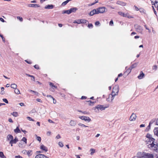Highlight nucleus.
Wrapping results in <instances>:
<instances>
[{
    "mask_svg": "<svg viewBox=\"0 0 158 158\" xmlns=\"http://www.w3.org/2000/svg\"><path fill=\"white\" fill-rule=\"evenodd\" d=\"M146 144H148L147 146L151 149L157 152L158 149V144L155 141V139L153 138L147 139L145 141Z\"/></svg>",
    "mask_w": 158,
    "mask_h": 158,
    "instance_id": "1",
    "label": "nucleus"
},
{
    "mask_svg": "<svg viewBox=\"0 0 158 158\" xmlns=\"http://www.w3.org/2000/svg\"><path fill=\"white\" fill-rule=\"evenodd\" d=\"M141 154V153H138L137 154V157L139 158H153L154 155L153 154L149 153L143 152V156H140L139 155V154Z\"/></svg>",
    "mask_w": 158,
    "mask_h": 158,
    "instance_id": "2",
    "label": "nucleus"
},
{
    "mask_svg": "<svg viewBox=\"0 0 158 158\" xmlns=\"http://www.w3.org/2000/svg\"><path fill=\"white\" fill-rule=\"evenodd\" d=\"M118 87L116 86L114 87L113 89L112 92L111 93V95L112 96L111 100L114 99V97L116 95H117L118 92Z\"/></svg>",
    "mask_w": 158,
    "mask_h": 158,
    "instance_id": "3",
    "label": "nucleus"
},
{
    "mask_svg": "<svg viewBox=\"0 0 158 158\" xmlns=\"http://www.w3.org/2000/svg\"><path fill=\"white\" fill-rule=\"evenodd\" d=\"M106 108V107H104L103 105H98L95 107L94 110L96 112H98L99 110H104Z\"/></svg>",
    "mask_w": 158,
    "mask_h": 158,
    "instance_id": "4",
    "label": "nucleus"
},
{
    "mask_svg": "<svg viewBox=\"0 0 158 158\" xmlns=\"http://www.w3.org/2000/svg\"><path fill=\"white\" fill-rule=\"evenodd\" d=\"M96 9L98 14L103 13L106 10V8L105 7H100Z\"/></svg>",
    "mask_w": 158,
    "mask_h": 158,
    "instance_id": "5",
    "label": "nucleus"
},
{
    "mask_svg": "<svg viewBox=\"0 0 158 158\" xmlns=\"http://www.w3.org/2000/svg\"><path fill=\"white\" fill-rule=\"evenodd\" d=\"M135 27L136 31L139 32L141 33L143 31L142 27L138 24L135 25Z\"/></svg>",
    "mask_w": 158,
    "mask_h": 158,
    "instance_id": "6",
    "label": "nucleus"
},
{
    "mask_svg": "<svg viewBox=\"0 0 158 158\" xmlns=\"http://www.w3.org/2000/svg\"><path fill=\"white\" fill-rule=\"evenodd\" d=\"M79 118L82 120H84L85 121H87L89 122L90 121L91 119L88 117L85 116H80Z\"/></svg>",
    "mask_w": 158,
    "mask_h": 158,
    "instance_id": "7",
    "label": "nucleus"
},
{
    "mask_svg": "<svg viewBox=\"0 0 158 158\" xmlns=\"http://www.w3.org/2000/svg\"><path fill=\"white\" fill-rule=\"evenodd\" d=\"M136 114L133 113L130 117L129 120L130 121H134L136 119Z\"/></svg>",
    "mask_w": 158,
    "mask_h": 158,
    "instance_id": "8",
    "label": "nucleus"
},
{
    "mask_svg": "<svg viewBox=\"0 0 158 158\" xmlns=\"http://www.w3.org/2000/svg\"><path fill=\"white\" fill-rule=\"evenodd\" d=\"M18 141V138L15 137V139L12 140H10L9 142V144L11 145V146H13V143H16Z\"/></svg>",
    "mask_w": 158,
    "mask_h": 158,
    "instance_id": "9",
    "label": "nucleus"
},
{
    "mask_svg": "<svg viewBox=\"0 0 158 158\" xmlns=\"http://www.w3.org/2000/svg\"><path fill=\"white\" fill-rule=\"evenodd\" d=\"M98 14V13L97 11V9H94L91 11L89 13V15L90 16H93L94 15Z\"/></svg>",
    "mask_w": 158,
    "mask_h": 158,
    "instance_id": "10",
    "label": "nucleus"
},
{
    "mask_svg": "<svg viewBox=\"0 0 158 158\" xmlns=\"http://www.w3.org/2000/svg\"><path fill=\"white\" fill-rule=\"evenodd\" d=\"M118 13L119 14V15H120L122 16L123 17H127L128 18H132V17H129L128 16L127 13L126 14H125L124 13H123L121 11H119L118 12Z\"/></svg>",
    "mask_w": 158,
    "mask_h": 158,
    "instance_id": "11",
    "label": "nucleus"
},
{
    "mask_svg": "<svg viewBox=\"0 0 158 158\" xmlns=\"http://www.w3.org/2000/svg\"><path fill=\"white\" fill-rule=\"evenodd\" d=\"M28 6L29 7H39L40 6L38 4H29L28 5Z\"/></svg>",
    "mask_w": 158,
    "mask_h": 158,
    "instance_id": "12",
    "label": "nucleus"
},
{
    "mask_svg": "<svg viewBox=\"0 0 158 158\" xmlns=\"http://www.w3.org/2000/svg\"><path fill=\"white\" fill-rule=\"evenodd\" d=\"M116 3L123 6H125L127 4L126 3L121 1H118Z\"/></svg>",
    "mask_w": 158,
    "mask_h": 158,
    "instance_id": "13",
    "label": "nucleus"
},
{
    "mask_svg": "<svg viewBox=\"0 0 158 158\" xmlns=\"http://www.w3.org/2000/svg\"><path fill=\"white\" fill-rule=\"evenodd\" d=\"M54 6L52 5H48L45 6V9H52L53 8Z\"/></svg>",
    "mask_w": 158,
    "mask_h": 158,
    "instance_id": "14",
    "label": "nucleus"
},
{
    "mask_svg": "<svg viewBox=\"0 0 158 158\" xmlns=\"http://www.w3.org/2000/svg\"><path fill=\"white\" fill-rule=\"evenodd\" d=\"M144 76V74L141 71L140 72V74L138 76V78L139 79H141L143 78Z\"/></svg>",
    "mask_w": 158,
    "mask_h": 158,
    "instance_id": "15",
    "label": "nucleus"
},
{
    "mask_svg": "<svg viewBox=\"0 0 158 158\" xmlns=\"http://www.w3.org/2000/svg\"><path fill=\"white\" fill-rule=\"evenodd\" d=\"M78 24L80 23H86L87 22H88L87 20L85 19H78Z\"/></svg>",
    "mask_w": 158,
    "mask_h": 158,
    "instance_id": "16",
    "label": "nucleus"
},
{
    "mask_svg": "<svg viewBox=\"0 0 158 158\" xmlns=\"http://www.w3.org/2000/svg\"><path fill=\"white\" fill-rule=\"evenodd\" d=\"M40 148L45 152H47L48 151L47 148L43 144L40 146Z\"/></svg>",
    "mask_w": 158,
    "mask_h": 158,
    "instance_id": "17",
    "label": "nucleus"
},
{
    "mask_svg": "<svg viewBox=\"0 0 158 158\" xmlns=\"http://www.w3.org/2000/svg\"><path fill=\"white\" fill-rule=\"evenodd\" d=\"M7 140H12L14 138L13 136L11 135H8L7 136Z\"/></svg>",
    "mask_w": 158,
    "mask_h": 158,
    "instance_id": "18",
    "label": "nucleus"
},
{
    "mask_svg": "<svg viewBox=\"0 0 158 158\" xmlns=\"http://www.w3.org/2000/svg\"><path fill=\"white\" fill-rule=\"evenodd\" d=\"M77 9V8L76 7L72 8L69 9L70 13H71L72 12H75Z\"/></svg>",
    "mask_w": 158,
    "mask_h": 158,
    "instance_id": "19",
    "label": "nucleus"
},
{
    "mask_svg": "<svg viewBox=\"0 0 158 158\" xmlns=\"http://www.w3.org/2000/svg\"><path fill=\"white\" fill-rule=\"evenodd\" d=\"M69 124L71 126H74L76 125V123L74 121L71 120Z\"/></svg>",
    "mask_w": 158,
    "mask_h": 158,
    "instance_id": "20",
    "label": "nucleus"
},
{
    "mask_svg": "<svg viewBox=\"0 0 158 158\" xmlns=\"http://www.w3.org/2000/svg\"><path fill=\"white\" fill-rule=\"evenodd\" d=\"M154 132L155 135L158 136V128L155 127L154 130Z\"/></svg>",
    "mask_w": 158,
    "mask_h": 158,
    "instance_id": "21",
    "label": "nucleus"
},
{
    "mask_svg": "<svg viewBox=\"0 0 158 158\" xmlns=\"http://www.w3.org/2000/svg\"><path fill=\"white\" fill-rule=\"evenodd\" d=\"M62 14H67L69 15L70 14V12L69 10H63L62 11Z\"/></svg>",
    "mask_w": 158,
    "mask_h": 158,
    "instance_id": "22",
    "label": "nucleus"
},
{
    "mask_svg": "<svg viewBox=\"0 0 158 158\" xmlns=\"http://www.w3.org/2000/svg\"><path fill=\"white\" fill-rule=\"evenodd\" d=\"M43 154H37L35 157V158H43Z\"/></svg>",
    "mask_w": 158,
    "mask_h": 158,
    "instance_id": "23",
    "label": "nucleus"
},
{
    "mask_svg": "<svg viewBox=\"0 0 158 158\" xmlns=\"http://www.w3.org/2000/svg\"><path fill=\"white\" fill-rule=\"evenodd\" d=\"M14 132L16 133H19L21 132V131L19 129V127H17L16 129L14 130Z\"/></svg>",
    "mask_w": 158,
    "mask_h": 158,
    "instance_id": "24",
    "label": "nucleus"
},
{
    "mask_svg": "<svg viewBox=\"0 0 158 158\" xmlns=\"http://www.w3.org/2000/svg\"><path fill=\"white\" fill-rule=\"evenodd\" d=\"M150 1L151 2L152 5H155V7H156L155 4V3L157 4V3H158V2L156 0H150Z\"/></svg>",
    "mask_w": 158,
    "mask_h": 158,
    "instance_id": "25",
    "label": "nucleus"
},
{
    "mask_svg": "<svg viewBox=\"0 0 158 158\" xmlns=\"http://www.w3.org/2000/svg\"><path fill=\"white\" fill-rule=\"evenodd\" d=\"M17 85L15 84H12L11 85V88L14 89H16L17 88Z\"/></svg>",
    "mask_w": 158,
    "mask_h": 158,
    "instance_id": "26",
    "label": "nucleus"
},
{
    "mask_svg": "<svg viewBox=\"0 0 158 158\" xmlns=\"http://www.w3.org/2000/svg\"><path fill=\"white\" fill-rule=\"evenodd\" d=\"M71 0H67L64 2H63L62 4L61 5L62 6H64L70 1Z\"/></svg>",
    "mask_w": 158,
    "mask_h": 158,
    "instance_id": "27",
    "label": "nucleus"
},
{
    "mask_svg": "<svg viewBox=\"0 0 158 158\" xmlns=\"http://www.w3.org/2000/svg\"><path fill=\"white\" fill-rule=\"evenodd\" d=\"M90 151H91L90 155H92L95 152V150L94 149L91 148L90 149Z\"/></svg>",
    "mask_w": 158,
    "mask_h": 158,
    "instance_id": "28",
    "label": "nucleus"
},
{
    "mask_svg": "<svg viewBox=\"0 0 158 158\" xmlns=\"http://www.w3.org/2000/svg\"><path fill=\"white\" fill-rule=\"evenodd\" d=\"M0 157L1 158H6V156H4L3 152H0Z\"/></svg>",
    "mask_w": 158,
    "mask_h": 158,
    "instance_id": "29",
    "label": "nucleus"
},
{
    "mask_svg": "<svg viewBox=\"0 0 158 158\" xmlns=\"http://www.w3.org/2000/svg\"><path fill=\"white\" fill-rule=\"evenodd\" d=\"M11 114L15 117H17L18 116V113L16 112H13L12 113H11Z\"/></svg>",
    "mask_w": 158,
    "mask_h": 158,
    "instance_id": "30",
    "label": "nucleus"
},
{
    "mask_svg": "<svg viewBox=\"0 0 158 158\" xmlns=\"http://www.w3.org/2000/svg\"><path fill=\"white\" fill-rule=\"evenodd\" d=\"M14 92L16 94H18L20 93L19 90L17 88L15 89Z\"/></svg>",
    "mask_w": 158,
    "mask_h": 158,
    "instance_id": "31",
    "label": "nucleus"
},
{
    "mask_svg": "<svg viewBox=\"0 0 158 158\" xmlns=\"http://www.w3.org/2000/svg\"><path fill=\"white\" fill-rule=\"evenodd\" d=\"M28 90L30 92H32L33 93H34L37 96H38L39 95V94L37 92H35V91H33L31 90Z\"/></svg>",
    "mask_w": 158,
    "mask_h": 158,
    "instance_id": "32",
    "label": "nucleus"
},
{
    "mask_svg": "<svg viewBox=\"0 0 158 158\" xmlns=\"http://www.w3.org/2000/svg\"><path fill=\"white\" fill-rule=\"evenodd\" d=\"M1 92L0 93V94H4V87H1Z\"/></svg>",
    "mask_w": 158,
    "mask_h": 158,
    "instance_id": "33",
    "label": "nucleus"
},
{
    "mask_svg": "<svg viewBox=\"0 0 158 158\" xmlns=\"http://www.w3.org/2000/svg\"><path fill=\"white\" fill-rule=\"evenodd\" d=\"M146 137L147 138V139H150L151 138H152V135L148 133L147 134Z\"/></svg>",
    "mask_w": 158,
    "mask_h": 158,
    "instance_id": "34",
    "label": "nucleus"
},
{
    "mask_svg": "<svg viewBox=\"0 0 158 158\" xmlns=\"http://www.w3.org/2000/svg\"><path fill=\"white\" fill-rule=\"evenodd\" d=\"M88 102H89V105L90 106H91V105H93L94 104L95 102H93L91 101H88Z\"/></svg>",
    "mask_w": 158,
    "mask_h": 158,
    "instance_id": "35",
    "label": "nucleus"
},
{
    "mask_svg": "<svg viewBox=\"0 0 158 158\" xmlns=\"http://www.w3.org/2000/svg\"><path fill=\"white\" fill-rule=\"evenodd\" d=\"M127 67H126V69H127L126 71V72H127L128 74H129L131 71V70L129 69H127Z\"/></svg>",
    "mask_w": 158,
    "mask_h": 158,
    "instance_id": "36",
    "label": "nucleus"
},
{
    "mask_svg": "<svg viewBox=\"0 0 158 158\" xmlns=\"http://www.w3.org/2000/svg\"><path fill=\"white\" fill-rule=\"evenodd\" d=\"M36 136L37 137L36 139H37V140H38L40 142L41 140V137L39 136H37L36 135Z\"/></svg>",
    "mask_w": 158,
    "mask_h": 158,
    "instance_id": "37",
    "label": "nucleus"
},
{
    "mask_svg": "<svg viewBox=\"0 0 158 158\" xmlns=\"http://www.w3.org/2000/svg\"><path fill=\"white\" fill-rule=\"evenodd\" d=\"M59 145L61 147H63L64 146V145L62 142H60L59 143Z\"/></svg>",
    "mask_w": 158,
    "mask_h": 158,
    "instance_id": "38",
    "label": "nucleus"
},
{
    "mask_svg": "<svg viewBox=\"0 0 158 158\" xmlns=\"http://www.w3.org/2000/svg\"><path fill=\"white\" fill-rule=\"evenodd\" d=\"M137 64L136 63H135L132 65L131 66H132V67H133V68H134L137 66Z\"/></svg>",
    "mask_w": 158,
    "mask_h": 158,
    "instance_id": "39",
    "label": "nucleus"
},
{
    "mask_svg": "<svg viewBox=\"0 0 158 158\" xmlns=\"http://www.w3.org/2000/svg\"><path fill=\"white\" fill-rule=\"evenodd\" d=\"M153 70H156L157 69V66L156 65H154L152 67Z\"/></svg>",
    "mask_w": 158,
    "mask_h": 158,
    "instance_id": "40",
    "label": "nucleus"
},
{
    "mask_svg": "<svg viewBox=\"0 0 158 158\" xmlns=\"http://www.w3.org/2000/svg\"><path fill=\"white\" fill-rule=\"evenodd\" d=\"M49 85L51 86L52 87H55L56 88V87L55 85H53V84L52 82L49 83Z\"/></svg>",
    "mask_w": 158,
    "mask_h": 158,
    "instance_id": "41",
    "label": "nucleus"
},
{
    "mask_svg": "<svg viewBox=\"0 0 158 158\" xmlns=\"http://www.w3.org/2000/svg\"><path fill=\"white\" fill-rule=\"evenodd\" d=\"M78 125L80 126H82V127H88L87 126H85V125L83 124H82V123H79Z\"/></svg>",
    "mask_w": 158,
    "mask_h": 158,
    "instance_id": "42",
    "label": "nucleus"
},
{
    "mask_svg": "<svg viewBox=\"0 0 158 158\" xmlns=\"http://www.w3.org/2000/svg\"><path fill=\"white\" fill-rule=\"evenodd\" d=\"M3 101L6 103H8V102L7 99L6 98H3L2 99Z\"/></svg>",
    "mask_w": 158,
    "mask_h": 158,
    "instance_id": "43",
    "label": "nucleus"
},
{
    "mask_svg": "<svg viewBox=\"0 0 158 158\" xmlns=\"http://www.w3.org/2000/svg\"><path fill=\"white\" fill-rule=\"evenodd\" d=\"M22 140L25 142L26 143H27V139L25 137H23Z\"/></svg>",
    "mask_w": 158,
    "mask_h": 158,
    "instance_id": "44",
    "label": "nucleus"
},
{
    "mask_svg": "<svg viewBox=\"0 0 158 158\" xmlns=\"http://www.w3.org/2000/svg\"><path fill=\"white\" fill-rule=\"evenodd\" d=\"M27 118L29 121H34V120L30 117H27Z\"/></svg>",
    "mask_w": 158,
    "mask_h": 158,
    "instance_id": "45",
    "label": "nucleus"
},
{
    "mask_svg": "<svg viewBox=\"0 0 158 158\" xmlns=\"http://www.w3.org/2000/svg\"><path fill=\"white\" fill-rule=\"evenodd\" d=\"M17 18L18 19H19V20L21 22H22L23 21V18L22 17H20L19 16H17Z\"/></svg>",
    "mask_w": 158,
    "mask_h": 158,
    "instance_id": "46",
    "label": "nucleus"
},
{
    "mask_svg": "<svg viewBox=\"0 0 158 158\" xmlns=\"http://www.w3.org/2000/svg\"><path fill=\"white\" fill-rule=\"evenodd\" d=\"M47 97H49L53 99V100H54L55 99L51 95H47Z\"/></svg>",
    "mask_w": 158,
    "mask_h": 158,
    "instance_id": "47",
    "label": "nucleus"
},
{
    "mask_svg": "<svg viewBox=\"0 0 158 158\" xmlns=\"http://www.w3.org/2000/svg\"><path fill=\"white\" fill-rule=\"evenodd\" d=\"M113 22L112 20H111L110 22V25L112 26L113 25Z\"/></svg>",
    "mask_w": 158,
    "mask_h": 158,
    "instance_id": "48",
    "label": "nucleus"
},
{
    "mask_svg": "<svg viewBox=\"0 0 158 158\" xmlns=\"http://www.w3.org/2000/svg\"><path fill=\"white\" fill-rule=\"evenodd\" d=\"M61 138V136H60V135L59 134L56 137V138L57 139H60Z\"/></svg>",
    "mask_w": 158,
    "mask_h": 158,
    "instance_id": "49",
    "label": "nucleus"
},
{
    "mask_svg": "<svg viewBox=\"0 0 158 158\" xmlns=\"http://www.w3.org/2000/svg\"><path fill=\"white\" fill-rule=\"evenodd\" d=\"M88 27H93V25L92 24L90 23L88 24Z\"/></svg>",
    "mask_w": 158,
    "mask_h": 158,
    "instance_id": "50",
    "label": "nucleus"
},
{
    "mask_svg": "<svg viewBox=\"0 0 158 158\" xmlns=\"http://www.w3.org/2000/svg\"><path fill=\"white\" fill-rule=\"evenodd\" d=\"M152 124V123H151V122H150L149 123V125H148V126L147 127V128L148 129H150V125L151 124Z\"/></svg>",
    "mask_w": 158,
    "mask_h": 158,
    "instance_id": "51",
    "label": "nucleus"
},
{
    "mask_svg": "<svg viewBox=\"0 0 158 158\" xmlns=\"http://www.w3.org/2000/svg\"><path fill=\"white\" fill-rule=\"evenodd\" d=\"M100 24V22H99V21H96L95 23V25L97 26V25H99V24Z\"/></svg>",
    "mask_w": 158,
    "mask_h": 158,
    "instance_id": "52",
    "label": "nucleus"
},
{
    "mask_svg": "<svg viewBox=\"0 0 158 158\" xmlns=\"http://www.w3.org/2000/svg\"><path fill=\"white\" fill-rule=\"evenodd\" d=\"M34 68L37 69H39V67L38 65H35L34 66Z\"/></svg>",
    "mask_w": 158,
    "mask_h": 158,
    "instance_id": "53",
    "label": "nucleus"
},
{
    "mask_svg": "<svg viewBox=\"0 0 158 158\" xmlns=\"http://www.w3.org/2000/svg\"><path fill=\"white\" fill-rule=\"evenodd\" d=\"M31 151H27V155H28V156H30L31 154Z\"/></svg>",
    "mask_w": 158,
    "mask_h": 158,
    "instance_id": "54",
    "label": "nucleus"
},
{
    "mask_svg": "<svg viewBox=\"0 0 158 158\" xmlns=\"http://www.w3.org/2000/svg\"><path fill=\"white\" fill-rule=\"evenodd\" d=\"M15 158H23L22 157L20 156H15Z\"/></svg>",
    "mask_w": 158,
    "mask_h": 158,
    "instance_id": "55",
    "label": "nucleus"
},
{
    "mask_svg": "<svg viewBox=\"0 0 158 158\" xmlns=\"http://www.w3.org/2000/svg\"><path fill=\"white\" fill-rule=\"evenodd\" d=\"M152 7L153 8V10H154V13L155 14V15H156V14H157L156 12V10H155V9L153 6H152Z\"/></svg>",
    "mask_w": 158,
    "mask_h": 158,
    "instance_id": "56",
    "label": "nucleus"
},
{
    "mask_svg": "<svg viewBox=\"0 0 158 158\" xmlns=\"http://www.w3.org/2000/svg\"><path fill=\"white\" fill-rule=\"evenodd\" d=\"M0 21L2 22H5L4 20L2 18H0Z\"/></svg>",
    "mask_w": 158,
    "mask_h": 158,
    "instance_id": "57",
    "label": "nucleus"
},
{
    "mask_svg": "<svg viewBox=\"0 0 158 158\" xmlns=\"http://www.w3.org/2000/svg\"><path fill=\"white\" fill-rule=\"evenodd\" d=\"M31 80H32L35 81V77L34 76L32 75V76H31Z\"/></svg>",
    "mask_w": 158,
    "mask_h": 158,
    "instance_id": "58",
    "label": "nucleus"
},
{
    "mask_svg": "<svg viewBox=\"0 0 158 158\" xmlns=\"http://www.w3.org/2000/svg\"><path fill=\"white\" fill-rule=\"evenodd\" d=\"M51 132L50 131H48L47 133V135H48V136H49L51 135Z\"/></svg>",
    "mask_w": 158,
    "mask_h": 158,
    "instance_id": "59",
    "label": "nucleus"
},
{
    "mask_svg": "<svg viewBox=\"0 0 158 158\" xmlns=\"http://www.w3.org/2000/svg\"><path fill=\"white\" fill-rule=\"evenodd\" d=\"M19 104L21 106H24V103H23L21 102L19 103Z\"/></svg>",
    "mask_w": 158,
    "mask_h": 158,
    "instance_id": "60",
    "label": "nucleus"
},
{
    "mask_svg": "<svg viewBox=\"0 0 158 158\" xmlns=\"http://www.w3.org/2000/svg\"><path fill=\"white\" fill-rule=\"evenodd\" d=\"M73 23H77V24H78V20H75L74 22H73Z\"/></svg>",
    "mask_w": 158,
    "mask_h": 158,
    "instance_id": "61",
    "label": "nucleus"
},
{
    "mask_svg": "<svg viewBox=\"0 0 158 158\" xmlns=\"http://www.w3.org/2000/svg\"><path fill=\"white\" fill-rule=\"evenodd\" d=\"M1 37L2 39L3 42H5V39L4 38V37H3V36H2V37Z\"/></svg>",
    "mask_w": 158,
    "mask_h": 158,
    "instance_id": "62",
    "label": "nucleus"
},
{
    "mask_svg": "<svg viewBox=\"0 0 158 158\" xmlns=\"http://www.w3.org/2000/svg\"><path fill=\"white\" fill-rule=\"evenodd\" d=\"M21 130L22 131V132H24L25 134H26V133L27 132V131H25V130H23L21 129Z\"/></svg>",
    "mask_w": 158,
    "mask_h": 158,
    "instance_id": "63",
    "label": "nucleus"
},
{
    "mask_svg": "<svg viewBox=\"0 0 158 158\" xmlns=\"http://www.w3.org/2000/svg\"><path fill=\"white\" fill-rule=\"evenodd\" d=\"M36 100H37V101H38V102H42V101H41V100L40 99H39V98L37 99H36Z\"/></svg>",
    "mask_w": 158,
    "mask_h": 158,
    "instance_id": "64",
    "label": "nucleus"
}]
</instances>
